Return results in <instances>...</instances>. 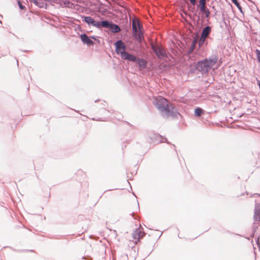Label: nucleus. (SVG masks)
I'll list each match as a JSON object with an SVG mask.
<instances>
[{
    "mask_svg": "<svg viewBox=\"0 0 260 260\" xmlns=\"http://www.w3.org/2000/svg\"><path fill=\"white\" fill-rule=\"evenodd\" d=\"M153 104L158 109L165 112L164 116L166 117H169L173 112V105L161 96L155 98Z\"/></svg>",
    "mask_w": 260,
    "mask_h": 260,
    "instance_id": "obj_1",
    "label": "nucleus"
},
{
    "mask_svg": "<svg viewBox=\"0 0 260 260\" xmlns=\"http://www.w3.org/2000/svg\"><path fill=\"white\" fill-rule=\"evenodd\" d=\"M218 61L217 57L212 58H206L197 63L196 68L203 74H207Z\"/></svg>",
    "mask_w": 260,
    "mask_h": 260,
    "instance_id": "obj_2",
    "label": "nucleus"
},
{
    "mask_svg": "<svg viewBox=\"0 0 260 260\" xmlns=\"http://www.w3.org/2000/svg\"><path fill=\"white\" fill-rule=\"evenodd\" d=\"M115 46L116 53L120 55L122 59L135 62L136 57L125 51L126 46L122 41H117L115 43Z\"/></svg>",
    "mask_w": 260,
    "mask_h": 260,
    "instance_id": "obj_3",
    "label": "nucleus"
},
{
    "mask_svg": "<svg viewBox=\"0 0 260 260\" xmlns=\"http://www.w3.org/2000/svg\"><path fill=\"white\" fill-rule=\"evenodd\" d=\"M132 26L133 35L139 42H141L144 38L142 30V26L139 22L138 21L133 20Z\"/></svg>",
    "mask_w": 260,
    "mask_h": 260,
    "instance_id": "obj_4",
    "label": "nucleus"
},
{
    "mask_svg": "<svg viewBox=\"0 0 260 260\" xmlns=\"http://www.w3.org/2000/svg\"><path fill=\"white\" fill-rule=\"evenodd\" d=\"M152 49L159 58H164L166 56V52L161 46L152 45Z\"/></svg>",
    "mask_w": 260,
    "mask_h": 260,
    "instance_id": "obj_5",
    "label": "nucleus"
},
{
    "mask_svg": "<svg viewBox=\"0 0 260 260\" xmlns=\"http://www.w3.org/2000/svg\"><path fill=\"white\" fill-rule=\"evenodd\" d=\"M145 234L143 231V228L140 227L138 229H137L133 234V239L136 240L135 241V243L137 244L138 241L143 238V237L145 236Z\"/></svg>",
    "mask_w": 260,
    "mask_h": 260,
    "instance_id": "obj_6",
    "label": "nucleus"
},
{
    "mask_svg": "<svg viewBox=\"0 0 260 260\" xmlns=\"http://www.w3.org/2000/svg\"><path fill=\"white\" fill-rule=\"evenodd\" d=\"M206 0H200L199 6L200 7L201 11L204 13L207 18L210 15V11L206 7Z\"/></svg>",
    "mask_w": 260,
    "mask_h": 260,
    "instance_id": "obj_7",
    "label": "nucleus"
},
{
    "mask_svg": "<svg viewBox=\"0 0 260 260\" xmlns=\"http://www.w3.org/2000/svg\"><path fill=\"white\" fill-rule=\"evenodd\" d=\"M84 21L88 24L91 25L98 28L100 27V23L95 21L91 17H84Z\"/></svg>",
    "mask_w": 260,
    "mask_h": 260,
    "instance_id": "obj_8",
    "label": "nucleus"
},
{
    "mask_svg": "<svg viewBox=\"0 0 260 260\" xmlns=\"http://www.w3.org/2000/svg\"><path fill=\"white\" fill-rule=\"evenodd\" d=\"M82 41L87 45H92L93 42L91 40L86 34H82L80 36Z\"/></svg>",
    "mask_w": 260,
    "mask_h": 260,
    "instance_id": "obj_9",
    "label": "nucleus"
},
{
    "mask_svg": "<svg viewBox=\"0 0 260 260\" xmlns=\"http://www.w3.org/2000/svg\"><path fill=\"white\" fill-rule=\"evenodd\" d=\"M254 218L256 221H260V204L255 205Z\"/></svg>",
    "mask_w": 260,
    "mask_h": 260,
    "instance_id": "obj_10",
    "label": "nucleus"
},
{
    "mask_svg": "<svg viewBox=\"0 0 260 260\" xmlns=\"http://www.w3.org/2000/svg\"><path fill=\"white\" fill-rule=\"evenodd\" d=\"M210 32H211V27L209 26H206L203 30L201 36H202L203 38H207V37L208 36V35H209Z\"/></svg>",
    "mask_w": 260,
    "mask_h": 260,
    "instance_id": "obj_11",
    "label": "nucleus"
},
{
    "mask_svg": "<svg viewBox=\"0 0 260 260\" xmlns=\"http://www.w3.org/2000/svg\"><path fill=\"white\" fill-rule=\"evenodd\" d=\"M109 28L113 32H118L121 30L120 28L118 25L112 23H111Z\"/></svg>",
    "mask_w": 260,
    "mask_h": 260,
    "instance_id": "obj_12",
    "label": "nucleus"
},
{
    "mask_svg": "<svg viewBox=\"0 0 260 260\" xmlns=\"http://www.w3.org/2000/svg\"><path fill=\"white\" fill-rule=\"evenodd\" d=\"M135 61H137L139 66L143 68H145L146 66V61L141 58H136V60Z\"/></svg>",
    "mask_w": 260,
    "mask_h": 260,
    "instance_id": "obj_13",
    "label": "nucleus"
},
{
    "mask_svg": "<svg viewBox=\"0 0 260 260\" xmlns=\"http://www.w3.org/2000/svg\"><path fill=\"white\" fill-rule=\"evenodd\" d=\"M111 23H109L108 21H103L100 23V27H103L105 28H109Z\"/></svg>",
    "mask_w": 260,
    "mask_h": 260,
    "instance_id": "obj_14",
    "label": "nucleus"
},
{
    "mask_svg": "<svg viewBox=\"0 0 260 260\" xmlns=\"http://www.w3.org/2000/svg\"><path fill=\"white\" fill-rule=\"evenodd\" d=\"M203 110L200 108H198L195 109L194 113L197 116H200L203 114Z\"/></svg>",
    "mask_w": 260,
    "mask_h": 260,
    "instance_id": "obj_15",
    "label": "nucleus"
},
{
    "mask_svg": "<svg viewBox=\"0 0 260 260\" xmlns=\"http://www.w3.org/2000/svg\"><path fill=\"white\" fill-rule=\"evenodd\" d=\"M206 39L205 38H203L202 36L201 37L199 40V46H201L204 43Z\"/></svg>",
    "mask_w": 260,
    "mask_h": 260,
    "instance_id": "obj_16",
    "label": "nucleus"
},
{
    "mask_svg": "<svg viewBox=\"0 0 260 260\" xmlns=\"http://www.w3.org/2000/svg\"><path fill=\"white\" fill-rule=\"evenodd\" d=\"M232 1L233 3H234L236 5V6L238 7V8L240 11H242L241 7L240 4H239V3L238 2L237 0H232Z\"/></svg>",
    "mask_w": 260,
    "mask_h": 260,
    "instance_id": "obj_17",
    "label": "nucleus"
},
{
    "mask_svg": "<svg viewBox=\"0 0 260 260\" xmlns=\"http://www.w3.org/2000/svg\"><path fill=\"white\" fill-rule=\"evenodd\" d=\"M31 2L34 3L36 6H39V7H41V5L39 2V0H29Z\"/></svg>",
    "mask_w": 260,
    "mask_h": 260,
    "instance_id": "obj_18",
    "label": "nucleus"
},
{
    "mask_svg": "<svg viewBox=\"0 0 260 260\" xmlns=\"http://www.w3.org/2000/svg\"><path fill=\"white\" fill-rule=\"evenodd\" d=\"M257 59L258 61V62L260 63V51L258 50H256L255 51Z\"/></svg>",
    "mask_w": 260,
    "mask_h": 260,
    "instance_id": "obj_19",
    "label": "nucleus"
},
{
    "mask_svg": "<svg viewBox=\"0 0 260 260\" xmlns=\"http://www.w3.org/2000/svg\"><path fill=\"white\" fill-rule=\"evenodd\" d=\"M18 3H19V8L23 10L25 8V7L24 6H23L19 2Z\"/></svg>",
    "mask_w": 260,
    "mask_h": 260,
    "instance_id": "obj_20",
    "label": "nucleus"
},
{
    "mask_svg": "<svg viewBox=\"0 0 260 260\" xmlns=\"http://www.w3.org/2000/svg\"><path fill=\"white\" fill-rule=\"evenodd\" d=\"M191 4L194 6L196 4V0H189Z\"/></svg>",
    "mask_w": 260,
    "mask_h": 260,
    "instance_id": "obj_21",
    "label": "nucleus"
},
{
    "mask_svg": "<svg viewBox=\"0 0 260 260\" xmlns=\"http://www.w3.org/2000/svg\"><path fill=\"white\" fill-rule=\"evenodd\" d=\"M257 85H258V87H259V89H260V81H257Z\"/></svg>",
    "mask_w": 260,
    "mask_h": 260,
    "instance_id": "obj_22",
    "label": "nucleus"
}]
</instances>
